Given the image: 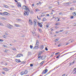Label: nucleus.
Instances as JSON below:
<instances>
[{
	"mask_svg": "<svg viewBox=\"0 0 76 76\" xmlns=\"http://www.w3.org/2000/svg\"><path fill=\"white\" fill-rule=\"evenodd\" d=\"M26 11L24 12L23 14L25 15V16H26V14L27 16H28L29 15V12L27 10H26Z\"/></svg>",
	"mask_w": 76,
	"mask_h": 76,
	"instance_id": "1",
	"label": "nucleus"
},
{
	"mask_svg": "<svg viewBox=\"0 0 76 76\" xmlns=\"http://www.w3.org/2000/svg\"><path fill=\"white\" fill-rule=\"evenodd\" d=\"M47 72H48V70H47V69H46L43 71V72L42 73V75H44V74H46V73H47Z\"/></svg>",
	"mask_w": 76,
	"mask_h": 76,
	"instance_id": "2",
	"label": "nucleus"
},
{
	"mask_svg": "<svg viewBox=\"0 0 76 76\" xmlns=\"http://www.w3.org/2000/svg\"><path fill=\"white\" fill-rule=\"evenodd\" d=\"M23 7H25V8H24L25 10H27L28 12H30V10H29V9L28 7H27L26 6L24 5Z\"/></svg>",
	"mask_w": 76,
	"mask_h": 76,
	"instance_id": "3",
	"label": "nucleus"
},
{
	"mask_svg": "<svg viewBox=\"0 0 76 76\" xmlns=\"http://www.w3.org/2000/svg\"><path fill=\"white\" fill-rule=\"evenodd\" d=\"M35 46L33 48V49L35 50H37V49H38L39 48V45H35Z\"/></svg>",
	"mask_w": 76,
	"mask_h": 76,
	"instance_id": "4",
	"label": "nucleus"
},
{
	"mask_svg": "<svg viewBox=\"0 0 76 76\" xmlns=\"http://www.w3.org/2000/svg\"><path fill=\"white\" fill-rule=\"evenodd\" d=\"M37 25H38L40 28L42 27V24H41V23H39L38 22H37Z\"/></svg>",
	"mask_w": 76,
	"mask_h": 76,
	"instance_id": "5",
	"label": "nucleus"
},
{
	"mask_svg": "<svg viewBox=\"0 0 76 76\" xmlns=\"http://www.w3.org/2000/svg\"><path fill=\"white\" fill-rule=\"evenodd\" d=\"M73 52H75V51H73V52H68L67 53H65V54L62 55V56H61V57H63V56H65V55H66V54H69V53H73Z\"/></svg>",
	"mask_w": 76,
	"mask_h": 76,
	"instance_id": "6",
	"label": "nucleus"
},
{
	"mask_svg": "<svg viewBox=\"0 0 76 76\" xmlns=\"http://www.w3.org/2000/svg\"><path fill=\"white\" fill-rule=\"evenodd\" d=\"M39 44V40H37L36 43L35 45H38Z\"/></svg>",
	"mask_w": 76,
	"mask_h": 76,
	"instance_id": "7",
	"label": "nucleus"
},
{
	"mask_svg": "<svg viewBox=\"0 0 76 76\" xmlns=\"http://www.w3.org/2000/svg\"><path fill=\"white\" fill-rule=\"evenodd\" d=\"M29 23L31 25H33V23H32V20H29Z\"/></svg>",
	"mask_w": 76,
	"mask_h": 76,
	"instance_id": "8",
	"label": "nucleus"
},
{
	"mask_svg": "<svg viewBox=\"0 0 76 76\" xmlns=\"http://www.w3.org/2000/svg\"><path fill=\"white\" fill-rule=\"evenodd\" d=\"M4 15H9V13L8 12H4Z\"/></svg>",
	"mask_w": 76,
	"mask_h": 76,
	"instance_id": "9",
	"label": "nucleus"
},
{
	"mask_svg": "<svg viewBox=\"0 0 76 76\" xmlns=\"http://www.w3.org/2000/svg\"><path fill=\"white\" fill-rule=\"evenodd\" d=\"M24 73L25 75H26L27 73L28 72V71L27 70H26L24 72Z\"/></svg>",
	"mask_w": 76,
	"mask_h": 76,
	"instance_id": "10",
	"label": "nucleus"
},
{
	"mask_svg": "<svg viewBox=\"0 0 76 76\" xmlns=\"http://www.w3.org/2000/svg\"><path fill=\"white\" fill-rule=\"evenodd\" d=\"M29 12H30L31 14V15H32L34 13V12L32 10H31V11L30 10V11H28Z\"/></svg>",
	"mask_w": 76,
	"mask_h": 76,
	"instance_id": "11",
	"label": "nucleus"
},
{
	"mask_svg": "<svg viewBox=\"0 0 76 76\" xmlns=\"http://www.w3.org/2000/svg\"><path fill=\"white\" fill-rule=\"evenodd\" d=\"M76 53L74 55L72 56L71 57L67 59L65 61H64V62H66V61H67V60H69V59H70V58H71V57H73V56H75V55H76Z\"/></svg>",
	"mask_w": 76,
	"mask_h": 76,
	"instance_id": "12",
	"label": "nucleus"
},
{
	"mask_svg": "<svg viewBox=\"0 0 76 76\" xmlns=\"http://www.w3.org/2000/svg\"><path fill=\"white\" fill-rule=\"evenodd\" d=\"M72 15L74 16H76V12H73Z\"/></svg>",
	"mask_w": 76,
	"mask_h": 76,
	"instance_id": "13",
	"label": "nucleus"
},
{
	"mask_svg": "<svg viewBox=\"0 0 76 76\" xmlns=\"http://www.w3.org/2000/svg\"><path fill=\"white\" fill-rule=\"evenodd\" d=\"M34 28H35V26H37V23H34Z\"/></svg>",
	"mask_w": 76,
	"mask_h": 76,
	"instance_id": "14",
	"label": "nucleus"
},
{
	"mask_svg": "<svg viewBox=\"0 0 76 76\" xmlns=\"http://www.w3.org/2000/svg\"><path fill=\"white\" fill-rule=\"evenodd\" d=\"M15 61L17 62V63H19V59H16L15 60Z\"/></svg>",
	"mask_w": 76,
	"mask_h": 76,
	"instance_id": "15",
	"label": "nucleus"
},
{
	"mask_svg": "<svg viewBox=\"0 0 76 76\" xmlns=\"http://www.w3.org/2000/svg\"><path fill=\"white\" fill-rule=\"evenodd\" d=\"M34 23H37V20L36 19H35L34 20Z\"/></svg>",
	"mask_w": 76,
	"mask_h": 76,
	"instance_id": "16",
	"label": "nucleus"
},
{
	"mask_svg": "<svg viewBox=\"0 0 76 76\" xmlns=\"http://www.w3.org/2000/svg\"><path fill=\"white\" fill-rule=\"evenodd\" d=\"M4 7H6V8H9V6L6 5H4Z\"/></svg>",
	"mask_w": 76,
	"mask_h": 76,
	"instance_id": "17",
	"label": "nucleus"
},
{
	"mask_svg": "<svg viewBox=\"0 0 76 76\" xmlns=\"http://www.w3.org/2000/svg\"><path fill=\"white\" fill-rule=\"evenodd\" d=\"M24 72L22 71L21 72L20 74L21 75H24Z\"/></svg>",
	"mask_w": 76,
	"mask_h": 76,
	"instance_id": "18",
	"label": "nucleus"
},
{
	"mask_svg": "<svg viewBox=\"0 0 76 76\" xmlns=\"http://www.w3.org/2000/svg\"><path fill=\"white\" fill-rule=\"evenodd\" d=\"M45 13H42V15H41V17H42L43 16H45Z\"/></svg>",
	"mask_w": 76,
	"mask_h": 76,
	"instance_id": "19",
	"label": "nucleus"
},
{
	"mask_svg": "<svg viewBox=\"0 0 76 76\" xmlns=\"http://www.w3.org/2000/svg\"><path fill=\"white\" fill-rule=\"evenodd\" d=\"M15 26H16V27H19V25L18 24H15Z\"/></svg>",
	"mask_w": 76,
	"mask_h": 76,
	"instance_id": "20",
	"label": "nucleus"
},
{
	"mask_svg": "<svg viewBox=\"0 0 76 76\" xmlns=\"http://www.w3.org/2000/svg\"><path fill=\"white\" fill-rule=\"evenodd\" d=\"M3 69H4V70H5V71H7L8 70V69L7 68H3Z\"/></svg>",
	"mask_w": 76,
	"mask_h": 76,
	"instance_id": "21",
	"label": "nucleus"
},
{
	"mask_svg": "<svg viewBox=\"0 0 76 76\" xmlns=\"http://www.w3.org/2000/svg\"><path fill=\"white\" fill-rule=\"evenodd\" d=\"M45 51V50H43L42 51H40V54H42V53H44V52Z\"/></svg>",
	"mask_w": 76,
	"mask_h": 76,
	"instance_id": "22",
	"label": "nucleus"
},
{
	"mask_svg": "<svg viewBox=\"0 0 76 76\" xmlns=\"http://www.w3.org/2000/svg\"><path fill=\"white\" fill-rule=\"evenodd\" d=\"M47 19L45 18H44L43 19V21H46Z\"/></svg>",
	"mask_w": 76,
	"mask_h": 76,
	"instance_id": "23",
	"label": "nucleus"
},
{
	"mask_svg": "<svg viewBox=\"0 0 76 76\" xmlns=\"http://www.w3.org/2000/svg\"><path fill=\"white\" fill-rule=\"evenodd\" d=\"M17 5L18 7H19V2H17Z\"/></svg>",
	"mask_w": 76,
	"mask_h": 76,
	"instance_id": "24",
	"label": "nucleus"
},
{
	"mask_svg": "<svg viewBox=\"0 0 76 76\" xmlns=\"http://www.w3.org/2000/svg\"><path fill=\"white\" fill-rule=\"evenodd\" d=\"M28 56H31V53L28 52Z\"/></svg>",
	"mask_w": 76,
	"mask_h": 76,
	"instance_id": "25",
	"label": "nucleus"
},
{
	"mask_svg": "<svg viewBox=\"0 0 76 76\" xmlns=\"http://www.w3.org/2000/svg\"><path fill=\"white\" fill-rule=\"evenodd\" d=\"M7 27L8 28H9V29H11V28H12V27H11L10 26L8 25H7Z\"/></svg>",
	"mask_w": 76,
	"mask_h": 76,
	"instance_id": "26",
	"label": "nucleus"
},
{
	"mask_svg": "<svg viewBox=\"0 0 76 76\" xmlns=\"http://www.w3.org/2000/svg\"><path fill=\"white\" fill-rule=\"evenodd\" d=\"M41 53H40V52H39V53L37 54L38 56H40Z\"/></svg>",
	"mask_w": 76,
	"mask_h": 76,
	"instance_id": "27",
	"label": "nucleus"
},
{
	"mask_svg": "<svg viewBox=\"0 0 76 76\" xmlns=\"http://www.w3.org/2000/svg\"><path fill=\"white\" fill-rule=\"evenodd\" d=\"M19 56V57H23V54H20Z\"/></svg>",
	"mask_w": 76,
	"mask_h": 76,
	"instance_id": "28",
	"label": "nucleus"
},
{
	"mask_svg": "<svg viewBox=\"0 0 76 76\" xmlns=\"http://www.w3.org/2000/svg\"><path fill=\"white\" fill-rule=\"evenodd\" d=\"M41 4V2H39V3H37V5H39V4Z\"/></svg>",
	"mask_w": 76,
	"mask_h": 76,
	"instance_id": "29",
	"label": "nucleus"
},
{
	"mask_svg": "<svg viewBox=\"0 0 76 76\" xmlns=\"http://www.w3.org/2000/svg\"><path fill=\"white\" fill-rule=\"evenodd\" d=\"M70 3H66V5L67 6H69V5H70Z\"/></svg>",
	"mask_w": 76,
	"mask_h": 76,
	"instance_id": "30",
	"label": "nucleus"
},
{
	"mask_svg": "<svg viewBox=\"0 0 76 76\" xmlns=\"http://www.w3.org/2000/svg\"><path fill=\"white\" fill-rule=\"evenodd\" d=\"M39 32H42V30L41 28L39 29Z\"/></svg>",
	"mask_w": 76,
	"mask_h": 76,
	"instance_id": "31",
	"label": "nucleus"
},
{
	"mask_svg": "<svg viewBox=\"0 0 76 76\" xmlns=\"http://www.w3.org/2000/svg\"><path fill=\"white\" fill-rule=\"evenodd\" d=\"M37 18L38 19H39V20H40V19H41V17H39V18H38V16H37Z\"/></svg>",
	"mask_w": 76,
	"mask_h": 76,
	"instance_id": "32",
	"label": "nucleus"
},
{
	"mask_svg": "<svg viewBox=\"0 0 76 76\" xmlns=\"http://www.w3.org/2000/svg\"><path fill=\"white\" fill-rule=\"evenodd\" d=\"M30 48L31 49H32L33 48V46H31V45H30Z\"/></svg>",
	"mask_w": 76,
	"mask_h": 76,
	"instance_id": "33",
	"label": "nucleus"
},
{
	"mask_svg": "<svg viewBox=\"0 0 76 76\" xmlns=\"http://www.w3.org/2000/svg\"><path fill=\"white\" fill-rule=\"evenodd\" d=\"M43 57L44 56H41V57L40 59H39V60H41V59L42 60V58H43Z\"/></svg>",
	"mask_w": 76,
	"mask_h": 76,
	"instance_id": "34",
	"label": "nucleus"
},
{
	"mask_svg": "<svg viewBox=\"0 0 76 76\" xmlns=\"http://www.w3.org/2000/svg\"><path fill=\"white\" fill-rule=\"evenodd\" d=\"M3 38H7L6 36L4 35V36H3Z\"/></svg>",
	"mask_w": 76,
	"mask_h": 76,
	"instance_id": "35",
	"label": "nucleus"
},
{
	"mask_svg": "<svg viewBox=\"0 0 76 76\" xmlns=\"http://www.w3.org/2000/svg\"><path fill=\"white\" fill-rule=\"evenodd\" d=\"M41 48H42V50H43L44 48V46L43 45H42L41 46Z\"/></svg>",
	"mask_w": 76,
	"mask_h": 76,
	"instance_id": "36",
	"label": "nucleus"
},
{
	"mask_svg": "<svg viewBox=\"0 0 76 76\" xmlns=\"http://www.w3.org/2000/svg\"><path fill=\"white\" fill-rule=\"evenodd\" d=\"M60 24L59 23H56L55 24V25H60Z\"/></svg>",
	"mask_w": 76,
	"mask_h": 76,
	"instance_id": "37",
	"label": "nucleus"
},
{
	"mask_svg": "<svg viewBox=\"0 0 76 76\" xmlns=\"http://www.w3.org/2000/svg\"><path fill=\"white\" fill-rule=\"evenodd\" d=\"M60 55H58V56H57V57H56V58H59V57H60Z\"/></svg>",
	"mask_w": 76,
	"mask_h": 76,
	"instance_id": "38",
	"label": "nucleus"
},
{
	"mask_svg": "<svg viewBox=\"0 0 76 76\" xmlns=\"http://www.w3.org/2000/svg\"><path fill=\"white\" fill-rule=\"evenodd\" d=\"M46 58V56H45L43 57V58H42V60H44V59H45V58Z\"/></svg>",
	"mask_w": 76,
	"mask_h": 76,
	"instance_id": "39",
	"label": "nucleus"
},
{
	"mask_svg": "<svg viewBox=\"0 0 76 76\" xmlns=\"http://www.w3.org/2000/svg\"><path fill=\"white\" fill-rule=\"evenodd\" d=\"M61 44H59L58 45V47H60L61 46Z\"/></svg>",
	"mask_w": 76,
	"mask_h": 76,
	"instance_id": "40",
	"label": "nucleus"
},
{
	"mask_svg": "<svg viewBox=\"0 0 76 76\" xmlns=\"http://www.w3.org/2000/svg\"><path fill=\"white\" fill-rule=\"evenodd\" d=\"M45 50L46 51H48V48H47V47H45Z\"/></svg>",
	"mask_w": 76,
	"mask_h": 76,
	"instance_id": "41",
	"label": "nucleus"
},
{
	"mask_svg": "<svg viewBox=\"0 0 76 76\" xmlns=\"http://www.w3.org/2000/svg\"><path fill=\"white\" fill-rule=\"evenodd\" d=\"M60 53V52H58L56 53H55V55H57L58 54Z\"/></svg>",
	"mask_w": 76,
	"mask_h": 76,
	"instance_id": "42",
	"label": "nucleus"
},
{
	"mask_svg": "<svg viewBox=\"0 0 76 76\" xmlns=\"http://www.w3.org/2000/svg\"><path fill=\"white\" fill-rule=\"evenodd\" d=\"M1 19H3L4 20V17H1Z\"/></svg>",
	"mask_w": 76,
	"mask_h": 76,
	"instance_id": "43",
	"label": "nucleus"
},
{
	"mask_svg": "<svg viewBox=\"0 0 76 76\" xmlns=\"http://www.w3.org/2000/svg\"><path fill=\"white\" fill-rule=\"evenodd\" d=\"M75 63V61H73L72 62H71L72 64H74V63Z\"/></svg>",
	"mask_w": 76,
	"mask_h": 76,
	"instance_id": "44",
	"label": "nucleus"
},
{
	"mask_svg": "<svg viewBox=\"0 0 76 76\" xmlns=\"http://www.w3.org/2000/svg\"><path fill=\"white\" fill-rule=\"evenodd\" d=\"M52 7H51V6L49 7V9H52Z\"/></svg>",
	"mask_w": 76,
	"mask_h": 76,
	"instance_id": "45",
	"label": "nucleus"
},
{
	"mask_svg": "<svg viewBox=\"0 0 76 76\" xmlns=\"http://www.w3.org/2000/svg\"><path fill=\"white\" fill-rule=\"evenodd\" d=\"M0 41H1V42H3L4 40L2 39H0Z\"/></svg>",
	"mask_w": 76,
	"mask_h": 76,
	"instance_id": "46",
	"label": "nucleus"
},
{
	"mask_svg": "<svg viewBox=\"0 0 76 76\" xmlns=\"http://www.w3.org/2000/svg\"><path fill=\"white\" fill-rule=\"evenodd\" d=\"M41 56H38V58H41Z\"/></svg>",
	"mask_w": 76,
	"mask_h": 76,
	"instance_id": "47",
	"label": "nucleus"
},
{
	"mask_svg": "<svg viewBox=\"0 0 76 76\" xmlns=\"http://www.w3.org/2000/svg\"><path fill=\"white\" fill-rule=\"evenodd\" d=\"M30 66H31V67H32V66H33V64H30Z\"/></svg>",
	"mask_w": 76,
	"mask_h": 76,
	"instance_id": "48",
	"label": "nucleus"
},
{
	"mask_svg": "<svg viewBox=\"0 0 76 76\" xmlns=\"http://www.w3.org/2000/svg\"><path fill=\"white\" fill-rule=\"evenodd\" d=\"M2 14H1V15H2V16H4V12L2 13Z\"/></svg>",
	"mask_w": 76,
	"mask_h": 76,
	"instance_id": "49",
	"label": "nucleus"
},
{
	"mask_svg": "<svg viewBox=\"0 0 76 76\" xmlns=\"http://www.w3.org/2000/svg\"><path fill=\"white\" fill-rule=\"evenodd\" d=\"M50 73V71H49V72H48L46 74V75H48V74H49V73Z\"/></svg>",
	"mask_w": 76,
	"mask_h": 76,
	"instance_id": "50",
	"label": "nucleus"
},
{
	"mask_svg": "<svg viewBox=\"0 0 76 76\" xmlns=\"http://www.w3.org/2000/svg\"><path fill=\"white\" fill-rule=\"evenodd\" d=\"M62 12H60L59 14V15H62Z\"/></svg>",
	"mask_w": 76,
	"mask_h": 76,
	"instance_id": "51",
	"label": "nucleus"
},
{
	"mask_svg": "<svg viewBox=\"0 0 76 76\" xmlns=\"http://www.w3.org/2000/svg\"><path fill=\"white\" fill-rule=\"evenodd\" d=\"M42 64H43L44 63V61H43L42 62Z\"/></svg>",
	"mask_w": 76,
	"mask_h": 76,
	"instance_id": "52",
	"label": "nucleus"
},
{
	"mask_svg": "<svg viewBox=\"0 0 76 76\" xmlns=\"http://www.w3.org/2000/svg\"><path fill=\"white\" fill-rule=\"evenodd\" d=\"M19 54H18V55L16 56V57H19Z\"/></svg>",
	"mask_w": 76,
	"mask_h": 76,
	"instance_id": "53",
	"label": "nucleus"
},
{
	"mask_svg": "<svg viewBox=\"0 0 76 76\" xmlns=\"http://www.w3.org/2000/svg\"><path fill=\"white\" fill-rule=\"evenodd\" d=\"M19 7H21V4H20V3H19Z\"/></svg>",
	"mask_w": 76,
	"mask_h": 76,
	"instance_id": "54",
	"label": "nucleus"
},
{
	"mask_svg": "<svg viewBox=\"0 0 76 76\" xmlns=\"http://www.w3.org/2000/svg\"><path fill=\"white\" fill-rule=\"evenodd\" d=\"M74 61L75 63H76V58L74 60Z\"/></svg>",
	"mask_w": 76,
	"mask_h": 76,
	"instance_id": "55",
	"label": "nucleus"
},
{
	"mask_svg": "<svg viewBox=\"0 0 76 76\" xmlns=\"http://www.w3.org/2000/svg\"><path fill=\"white\" fill-rule=\"evenodd\" d=\"M21 63L22 64H24V63H25V62H24V61L21 62Z\"/></svg>",
	"mask_w": 76,
	"mask_h": 76,
	"instance_id": "56",
	"label": "nucleus"
},
{
	"mask_svg": "<svg viewBox=\"0 0 76 76\" xmlns=\"http://www.w3.org/2000/svg\"><path fill=\"white\" fill-rule=\"evenodd\" d=\"M73 18H74V17L73 16H71V18H72V19H73Z\"/></svg>",
	"mask_w": 76,
	"mask_h": 76,
	"instance_id": "57",
	"label": "nucleus"
},
{
	"mask_svg": "<svg viewBox=\"0 0 76 76\" xmlns=\"http://www.w3.org/2000/svg\"><path fill=\"white\" fill-rule=\"evenodd\" d=\"M73 74H76V71H75L74 72H73Z\"/></svg>",
	"mask_w": 76,
	"mask_h": 76,
	"instance_id": "58",
	"label": "nucleus"
},
{
	"mask_svg": "<svg viewBox=\"0 0 76 76\" xmlns=\"http://www.w3.org/2000/svg\"><path fill=\"white\" fill-rule=\"evenodd\" d=\"M49 26L48 25H46V28H48Z\"/></svg>",
	"mask_w": 76,
	"mask_h": 76,
	"instance_id": "59",
	"label": "nucleus"
},
{
	"mask_svg": "<svg viewBox=\"0 0 76 76\" xmlns=\"http://www.w3.org/2000/svg\"><path fill=\"white\" fill-rule=\"evenodd\" d=\"M66 51H67V50H65L63 52H62V53H64V52H65Z\"/></svg>",
	"mask_w": 76,
	"mask_h": 76,
	"instance_id": "60",
	"label": "nucleus"
},
{
	"mask_svg": "<svg viewBox=\"0 0 76 76\" xmlns=\"http://www.w3.org/2000/svg\"><path fill=\"white\" fill-rule=\"evenodd\" d=\"M0 25L1 26H3V24L1 23H0Z\"/></svg>",
	"mask_w": 76,
	"mask_h": 76,
	"instance_id": "61",
	"label": "nucleus"
},
{
	"mask_svg": "<svg viewBox=\"0 0 76 76\" xmlns=\"http://www.w3.org/2000/svg\"><path fill=\"white\" fill-rule=\"evenodd\" d=\"M71 42H74V40H71Z\"/></svg>",
	"mask_w": 76,
	"mask_h": 76,
	"instance_id": "62",
	"label": "nucleus"
},
{
	"mask_svg": "<svg viewBox=\"0 0 76 76\" xmlns=\"http://www.w3.org/2000/svg\"><path fill=\"white\" fill-rule=\"evenodd\" d=\"M2 74H4V75H5V72H3L2 73Z\"/></svg>",
	"mask_w": 76,
	"mask_h": 76,
	"instance_id": "63",
	"label": "nucleus"
},
{
	"mask_svg": "<svg viewBox=\"0 0 76 76\" xmlns=\"http://www.w3.org/2000/svg\"><path fill=\"white\" fill-rule=\"evenodd\" d=\"M4 47H7V45H4Z\"/></svg>",
	"mask_w": 76,
	"mask_h": 76,
	"instance_id": "64",
	"label": "nucleus"
}]
</instances>
